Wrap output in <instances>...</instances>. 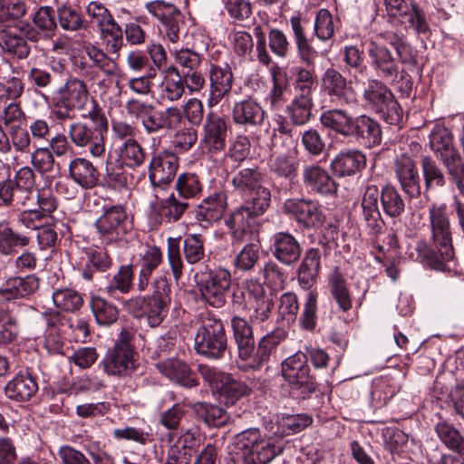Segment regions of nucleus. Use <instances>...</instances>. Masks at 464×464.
Here are the masks:
<instances>
[{
	"mask_svg": "<svg viewBox=\"0 0 464 464\" xmlns=\"http://www.w3.org/2000/svg\"><path fill=\"white\" fill-rule=\"evenodd\" d=\"M32 21L33 24L19 22L0 29V47L4 53L20 60L26 59L31 53L28 42L37 43L42 35L50 37L57 27L54 11L50 6L40 7Z\"/></svg>",
	"mask_w": 464,
	"mask_h": 464,
	"instance_id": "f257e3e1",
	"label": "nucleus"
},
{
	"mask_svg": "<svg viewBox=\"0 0 464 464\" xmlns=\"http://www.w3.org/2000/svg\"><path fill=\"white\" fill-rule=\"evenodd\" d=\"M432 239L437 247L434 251L426 242H418L410 258L439 271L450 269L448 263L454 258V248L450 230V222L443 208H432L430 210Z\"/></svg>",
	"mask_w": 464,
	"mask_h": 464,
	"instance_id": "f03ea898",
	"label": "nucleus"
},
{
	"mask_svg": "<svg viewBox=\"0 0 464 464\" xmlns=\"http://www.w3.org/2000/svg\"><path fill=\"white\" fill-rule=\"evenodd\" d=\"M320 121L324 128L335 134L367 147L381 143L382 130L379 123L366 115L353 116L347 111L333 109L323 112Z\"/></svg>",
	"mask_w": 464,
	"mask_h": 464,
	"instance_id": "7ed1b4c3",
	"label": "nucleus"
},
{
	"mask_svg": "<svg viewBox=\"0 0 464 464\" xmlns=\"http://www.w3.org/2000/svg\"><path fill=\"white\" fill-rule=\"evenodd\" d=\"M89 99L86 82L66 72V76L60 80L52 94L53 113L58 121L72 119L75 111L85 109Z\"/></svg>",
	"mask_w": 464,
	"mask_h": 464,
	"instance_id": "20e7f679",
	"label": "nucleus"
},
{
	"mask_svg": "<svg viewBox=\"0 0 464 464\" xmlns=\"http://www.w3.org/2000/svg\"><path fill=\"white\" fill-rule=\"evenodd\" d=\"M379 198L385 213L390 217H397L404 210V201L393 187L386 186L380 195L375 185L367 186L362 197V208L364 219L374 233H379L382 227L378 207Z\"/></svg>",
	"mask_w": 464,
	"mask_h": 464,
	"instance_id": "39448f33",
	"label": "nucleus"
},
{
	"mask_svg": "<svg viewBox=\"0 0 464 464\" xmlns=\"http://www.w3.org/2000/svg\"><path fill=\"white\" fill-rule=\"evenodd\" d=\"M227 349V336L221 319L203 315L194 337L195 352L208 359L218 360L224 357Z\"/></svg>",
	"mask_w": 464,
	"mask_h": 464,
	"instance_id": "423d86ee",
	"label": "nucleus"
},
{
	"mask_svg": "<svg viewBox=\"0 0 464 464\" xmlns=\"http://www.w3.org/2000/svg\"><path fill=\"white\" fill-rule=\"evenodd\" d=\"M195 279L202 298L211 306L222 307L231 287V274L225 268L204 269L196 273Z\"/></svg>",
	"mask_w": 464,
	"mask_h": 464,
	"instance_id": "0eeeda50",
	"label": "nucleus"
},
{
	"mask_svg": "<svg viewBox=\"0 0 464 464\" xmlns=\"http://www.w3.org/2000/svg\"><path fill=\"white\" fill-rule=\"evenodd\" d=\"M231 182L236 191L249 197L241 207L254 209L257 204L261 205V200L265 201L264 210L269 207L271 194L263 186V174L257 167L239 169L233 174Z\"/></svg>",
	"mask_w": 464,
	"mask_h": 464,
	"instance_id": "6e6552de",
	"label": "nucleus"
},
{
	"mask_svg": "<svg viewBox=\"0 0 464 464\" xmlns=\"http://www.w3.org/2000/svg\"><path fill=\"white\" fill-rule=\"evenodd\" d=\"M132 334L127 328L121 331L119 339L102 361L103 371L112 376H125L135 369L134 349L130 343Z\"/></svg>",
	"mask_w": 464,
	"mask_h": 464,
	"instance_id": "1a4fd4ad",
	"label": "nucleus"
},
{
	"mask_svg": "<svg viewBox=\"0 0 464 464\" xmlns=\"http://www.w3.org/2000/svg\"><path fill=\"white\" fill-rule=\"evenodd\" d=\"M282 374L292 391L296 392L303 399L316 390V382L310 374L307 356L302 352H297L283 362Z\"/></svg>",
	"mask_w": 464,
	"mask_h": 464,
	"instance_id": "9d476101",
	"label": "nucleus"
},
{
	"mask_svg": "<svg viewBox=\"0 0 464 464\" xmlns=\"http://www.w3.org/2000/svg\"><path fill=\"white\" fill-rule=\"evenodd\" d=\"M257 204V208H249L240 207L225 219V224L230 231L232 246H239L242 244L254 243L252 241L254 232L251 229V222L258 216L262 215L264 210V202Z\"/></svg>",
	"mask_w": 464,
	"mask_h": 464,
	"instance_id": "9b49d317",
	"label": "nucleus"
},
{
	"mask_svg": "<svg viewBox=\"0 0 464 464\" xmlns=\"http://www.w3.org/2000/svg\"><path fill=\"white\" fill-rule=\"evenodd\" d=\"M169 303L160 298L137 296L124 301L123 307L134 317L145 318L150 327H157L167 316Z\"/></svg>",
	"mask_w": 464,
	"mask_h": 464,
	"instance_id": "f8f14e48",
	"label": "nucleus"
},
{
	"mask_svg": "<svg viewBox=\"0 0 464 464\" xmlns=\"http://www.w3.org/2000/svg\"><path fill=\"white\" fill-rule=\"evenodd\" d=\"M283 210L305 229L319 227L324 220L320 204L312 199L288 198L283 205Z\"/></svg>",
	"mask_w": 464,
	"mask_h": 464,
	"instance_id": "ddd939ff",
	"label": "nucleus"
},
{
	"mask_svg": "<svg viewBox=\"0 0 464 464\" xmlns=\"http://www.w3.org/2000/svg\"><path fill=\"white\" fill-rule=\"evenodd\" d=\"M146 10L161 23V31L171 43L179 40L182 16L180 11L173 5L163 0H155L146 4Z\"/></svg>",
	"mask_w": 464,
	"mask_h": 464,
	"instance_id": "4468645a",
	"label": "nucleus"
},
{
	"mask_svg": "<svg viewBox=\"0 0 464 464\" xmlns=\"http://www.w3.org/2000/svg\"><path fill=\"white\" fill-rule=\"evenodd\" d=\"M95 227L101 237L110 241L121 238L130 228L125 208L120 205L106 208L96 220Z\"/></svg>",
	"mask_w": 464,
	"mask_h": 464,
	"instance_id": "2eb2a0df",
	"label": "nucleus"
},
{
	"mask_svg": "<svg viewBox=\"0 0 464 464\" xmlns=\"http://www.w3.org/2000/svg\"><path fill=\"white\" fill-rule=\"evenodd\" d=\"M68 135L71 141L80 148L89 146L92 157H101L105 152L104 133L87 122L76 121L70 125Z\"/></svg>",
	"mask_w": 464,
	"mask_h": 464,
	"instance_id": "dca6fc26",
	"label": "nucleus"
},
{
	"mask_svg": "<svg viewBox=\"0 0 464 464\" xmlns=\"http://www.w3.org/2000/svg\"><path fill=\"white\" fill-rule=\"evenodd\" d=\"M179 168L178 157L169 151L154 154L149 166V179L153 187L169 184L175 178Z\"/></svg>",
	"mask_w": 464,
	"mask_h": 464,
	"instance_id": "f3484780",
	"label": "nucleus"
},
{
	"mask_svg": "<svg viewBox=\"0 0 464 464\" xmlns=\"http://www.w3.org/2000/svg\"><path fill=\"white\" fill-rule=\"evenodd\" d=\"M227 123L224 117L215 113L207 114L203 125L202 143L212 153L220 152L226 148Z\"/></svg>",
	"mask_w": 464,
	"mask_h": 464,
	"instance_id": "a211bd4d",
	"label": "nucleus"
},
{
	"mask_svg": "<svg viewBox=\"0 0 464 464\" xmlns=\"http://www.w3.org/2000/svg\"><path fill=\"white\" fill-rule=\"evenodd\" d=\"M199 443L198 430H182L178 440L169 447L165 464H188Z\"/></svg>",
	"mask_w": 464,
	"mask_h": 464,
	"instance_id": "6ab92c4d",
	"label": "nucleus"
},
{
	"mask_svg": "<svg viewBox=\"0 0 464 464\" xmlns=\"http://www.w3.org/2000/svg\"><path fill=\"white\" fill-rule=\"evenodd\" d=\"M210 95L208 101L209 107H213L227 96L233 85V72L228 64L223 66L211 63L209 67Z\"/></svg>",
	"mask_w": 464,
	"mask_h": 464,
	"instance_id": "aec40b11",
	"label": "nucleus"
},
{
	"mask_svg": "<svg viewBox=\"0 0 464 464\" xmlns=\"http://www.w3.org/2000/svg\"><path fill=\"white\" fill-rule=\"evenodd\" d=\"M39 278L34 275L11 276L0 287V301H13L33 295L39 288Z\"/></svg>",
	"mask_w": 464,
	"mask_h": 464,
	"instance_id": "412c9836",
	"label": "nucleus"
},
{
	"mask_svg": "<svg viewBox=\"0 0 464 464\" xmlns=\"http://www.w3.org/2000/svg\"><path fill=\"white\" fill-rule=\"evenodd\" d=\"M302 253L297 239L288 232H278L273 236L272 254L282 264H295Z\"/></svg>",
	"mask_w": 464,
	"mask_h": 464,
	"instance_id": "4be33fe9",
	"label": "nucleus"
},
{
	"mask_svg": "<svg viewBox=\"0 0 464 464\" xmlns=\"http://www.w3.org/2000/svg\"><path fill=\"white\" fill-rule=\"evenodd\" d=\"M181 111L177 107H169L165 111H156L152 105L147 116L142 121V126L148 133H156L160 130H171L180 123Z\"/></svg>",
	"mask_w": 464,
	"mask_h": 464,
	"instance_id": "5701e85b",
	"label": "nucleus"
},
{
	"mask_svg": "<svg viewBox=\"0 0 464 464\" xmlns=\"http://www.w3.org/2000/svg\"><path fill=\"white\" fill-rule=\"evenodd\" d=\"M227 208V196L223 190L215 191L198 206L195 218L208 224L219 221Z\"/></svg>",
	"mask_w": 464,
	"mask_h": 464,
	"instance_id": "b1692460",
	"label": "nucleus"
},
{
	"mask_svg": "<svg viewBox=\"0 0 464 464\" xmlns=\"http://www.w3.org/2000/svg\"><path fill=\"white\" fill-rule=\"evenodd\" d=\"M430 146L446 169L461 159L454 149L451 136L446 129L437 128L430 133Z\"/></svg>",
	"mask_w": 464,
	"mask_h": 464,
	"instance_id": "393cba45",
	"label": "nucleus"
},
{
	"mask_svg": "<svg viewBox=\"0 0 464 464\" xmlns=\"http://www.w3.org/2000/svg\"><path fill=\"white\" fill-rule=\"evenodd\" d=\"M303 181L313 191L322 195H331L337 191V184L327 170L318 165L305 166Z\"/></svg>",
	"mask_w": 464,
	"mask_h": 464,
	"instance_id": "a878e982",
	"label": "nucleus"
},
{
	"mask_svg": "<svg viewBox=\"0 0 464 464\" xmlns=\"http://www.w3.org/2000/svg\"><path fill=\"white\" fill-rule=\"evenodd\" d=\"M156 368L169 380L184 386L192 388L198 385L197 378L184 362L178 359H167L159 362Z\"/></svg>",
	"mask_w": 464,
	"mask_h": 464,
	"instance_id": "bb28decb",
	"label": "nucleus"
},
{
	"mask_svg": "<svg viewBox=\"0 0 464 464\" xmlns=\"http://www.w3.org/2000/svg\"><path fill=\"white\" fill-rule=\"evenodd\" d=\"M232 118L237 125L254 127L263 123L265 111L255 100L248 98L234 104Z\"/></svg>",
	"mask_w": 464,
	"mask_h": 464,
	"instance_id": "cd10ccee",
	"label": "nucleus"
},
{
	"mask_svg": "<svg viewBox=\"0 0 464 464\" xmlns=\"http://www.w3.org/2000/svg\"><path fill=\"white\" fill-rule=\"evenodd\" d=\"M161 75L162 80L159 85L160 98L168 102L179 101L185 94L186 89L179 69L170 64L162 70Z\"/></svg>",
	"mask_w": 464,
	"mask_h": 464,
	"instance_id": "c85d7f7f",
	"label": "nucleus"
},
{
	"mask_svg": "<svg viewBox=\"0 0 464 464\" xmlns=\"http://www.w3.org/2000/svg\"><path fill=\"white\" fill-rule=\"evenodd\" d=\"M366 163L365 156L357 150H347L338 153L331 162L334 173L339 177L352 176L361 171Z\"/></svg>",
	"mask_w": 464,
	"mask_h": 464,
	"instance_id": "c756f323",
	"label": "nucleus"
},
{
	"mask_svg": "<svg viewBox=\"0 0 464 464\" xmlns=\"http://www.w3.org/2000/svg\"><path fill=\"white\" fill-rule=\"evenodd\" d=\"M38 391L35 379L30 374H17L5 386V396L15 401H28Z\"/></svg>",
	"mask_w": 464,
	"mask_h": 464,
	"instance_id": "7c9ffc66",
	"label": "nucleus"
},
{
	"mask_svg": "<svg viewBox=\"0 0 464 464\" xmlns=\"http://www.w3.org/2000/svg\"><path fill=\"white\" fill-rule=\"evenodd\" d=\"M30 242V237L15 231L9 222L0 221L1 256H14L17 253V248L26 247Z\"/></svg>",
	"mask_w": 464,
	"mask_h": 464,
	"instance_id": "2f4dec72",
	"label": "nucleus"
},
{
	"mask_svg": "<svg viewBox=\"0 0 464 464\" xmlns=\"http://www.w3.org/2000/svg\"><path fill=\"white\" fill-rule=\"evenodd\" d=\"M86 263L82 268V276L91 281L95 273H104L112 266V259L107 249L99 246H92L85 250Z\"/></svg>",
	"mask_w": 464,
	"mask_h": 464,
	"instance_id": "473e14b6",
	"label": "nucleus"
},
{
	"mask_svg": "<svg viewBox=\"0 0 464 464\" xmlns=\"http://www.w3.org/2000/svg\"><path fill=\"white\" fill-rule=\"evenodd\" d=\"M0 199L3 205L14 208H31L34 200V192L13 184L7 179L0 186Z\"/></svg>",
	"mask_w": 464,
	"mask_h": 464,
	"instance_id": "72a5a7b5",
	"label": "nucleus"
},
{
	"mask_svg": "<svg viewBox=\"0 0 464 464\" xmlns=\"http://www.w3.org/2000/svg\"><path fill=\"white\" fill-rule=\"evenodd\" d=\"M69 174L83 188H94L99 180V171L84 158H75L69 164Z\"/></svg>",
	"mask_w": 464,
	"mask_h": 464,
	"instance_id": "f704fd0d",
	"label": "nucleus"
},
{
	"mask_svg": "<svg viewBox=\"0 0 464 464\" xmlns=\"http://www.w3.org/2000/svg\"><path fill=\"white\" fill-rule=\"evenodd\" d=\"M324 92L333 102L346 104L349 103L352 95L351 89L347 86L345 78L336 70L328 69L324 77Z\"/></svg>",
	"mask_w": 464,
	"mask_h": 464,
	"instance_id": "c9c22d12",
	"label": "nucleus"
},
{
	"mask_svg": "<svg viewBox=\"0 0 464 464\" xmlns=\"http://www.w3.org/2000/svg\"><path fill=\"white\" fill-rule=\"evenodd\" d=\"M66 76V70L63 64L57 67L40 68L34 66L28 72L29 81L38 88L56 87L60 80Z\"/></svg>",
	"mask_w": 464,
	"mask_h": 464,
	"instance_id": "e433bc0d",
	"label": "nucleus"
},
{
	"mask_svg": "<svg viewBox=\"0 0 464 464\" xmlns=\"http://www.w3.org/2000/svg\"><path fill=\"white\" fill-rule=\"evenodd\" d=\"M321 254L318 248H310L298 268V281L304 287H310L319 274Z\"/></svg>",
	"mask_w": 464,
	"mask_h": 464,
	"instance_id": "4c0bfd02",
	"label": "nucleus"
},
{
	"mask_svg": "<svg viewBox=\"0 0 464 464\" xmlns=\"http://www.w3.org/2000/svg\"><path fill=\"white\" fill-rule=\"evenodd\" d=\"M273 88L269 93V102L273 109H280L288 100L289 87L286 72L276 65L271 69Z\"/></svg>",
	"mask_w": 464,
	"mask_h": 464,
	"instance_id": "58836bf2",
	"label": "nucleus"
},
{
	"mask_svg": "<svg viewBox=\"0 0 464 464\" xmlns=\"http://www.w3.org/2000/svg\"><path fill=\"white\" fill-rule=\"evenodd\" d=\"M283 449L269 440L262 439L253 449L243 453L245 464H268Z\"/></svg>",
	"mask_w": 464,
	"mask_h": 464,
	"instance_id": "ea45409f",
	"label": "nucleus"
},
{
	"mask_svg": "<svg viewBox=\"0 0 464 464\" xmlns=\"http://www.w3.org/2000/svg\"><path fill=\"white\" fill-rule=\"evenodd\" d=\"M189 207L188 201L177 198L171 194L169 198L160 200L156 211L160 217H157L160 222L174 223L179 220L182 215Z\"/></svg>",
	"mask_w": 464,
	"mask_h": 464,
	"instance_id": "a19ab883",
	"label": "nucleus"
},
{
	"mask_svg": "<svg viewBox=\"0 0 464 464\" xmlns=\"http://www.w3.org/2000/svg\"><path fill=\"white\" fill-rule=\"evenodd\" d=\"M290 24L301 60L307 64L313 63L316 56V51L306 37L305 29L301 18L299 16H293L290 19Z\"/></svg>",
	"mask_w": 464,
	"mask_h": 464,
	"instance_id": "79ce46f5",
	"label": "nucleus"
},
{
	"mask_svg": "<svg viewBox=\"0 0 464 464\" xmlns=\"http://www.w3.org/2000/svg\"><path fill=\"white\" fill-rule=\"evenodd\" d=\"M434 429L440 441L449 450L464 458V437L458 429L446 421L438 422Z\"/></svg>",
	"mask_w": 464,
	"mask_h": 464,
	"instance_id": "37998d69",
	"label": "nucleus"
},
{
	"mask_svg": "<svg viewBox=\"0 0 464 464\" xmlns=\"http://www.w3.org/2000/svg\"><path fill=\"white\" fill-rule=\"evenodd\" d=\"M193 410L198 418L208 426L219 428L225 426L230 420L229 414L221 407L206 402H197Z\"/></svg>",
	"mask_w": 464,
	"mask_h": 464,
	"instance_id": "c03bdc74",
	"label": "nucleus"
},
{
	"mask_svg": "<svg viewBox=\"0 0 464 464\" xmlns=\"http://www.w3.org/2000/svg\"><path fill=\"white\" fill-rule=\"evenodd\" d=\"M392 93L390 90L380 81L369 80L363 89L364 100L368 102L369 106L376 112L382 111L384 103L391 99Z\"/></svg>",
	"mask_w": 464,
	"mask_h": 464,
	"instance_id": "a18cd8bd",
	"label": "nucleus"
},
{
	"mask_svg": "<svg viewBox=\"0 0 464 464\" xmlns=\"http://www.w3.org/2000/svg\"><path fill=\"white\" fill-rule=\"evenodd\" d=\"M83 51L92 63V68L96 67L106 76L116 75L119 66L118 63L111 58L103 50L92 44H87L83 46Z\"/></svg>",
	"mask_w": 464,
	"mask_h": 464,
	"instance_id": "49530a36",
	"label": "nucleus"
},
{
	"mask_svg": "<svg viewBox=\"0 0 464 464\" xmlns=\"http://www.w3.org/2000/svg\"><path fill=\"white\" fill-rule=\"evenodd\" d=\"M92 312L100 325H111L119 316V310L113 304L101 296H92L90 301Z\"/></svg>",
	"mask_w": 464,
	"mask_h": 464,
	"instance_id": "de8ad7c7",
	"label": "nucleus"
},
{
	"mask_svg": "<svg viewBox=\"0 0 464 464\" xmlns=\"http://www.w3.org/2000/svg\"><path fill=\"white\" fill-rule=\"evenodd\" d=\"M279 342L280 338L274 333L265 335L258 342L254 356L249 360L247 366L254 370L260 369L265 362H268Z\"/></svg>",
	"mask_w": 464,
	"mask_h": 464,
	"instance_id": "09e8293b",
	"label": "nucleus"
},
{
	"mask_svg": "<svg viewBox=\"0 0 464 464\" xmlns=\"http://www.w3.org/2000/svg\"><path fill=\"white\" fill-rule=\"evenodd\" d=\"M369 56L372 60V64L376 69L382 71L384 75L392 76L397 72L395 59L386 47L371 44Z\"/></svg>",
	"mask_w": 464,
	"mask_h": 464,
	"instance_id": "8fccbe9b",
	"label": "nucleus"
},
{
	"mask_svg": "<svg viewBox=\"0 0 464 464\" xmlns=\"http://www.w3.org/2000/svg\"><path fill=\"white\" fill-rule=\"evenodd\" d=\"M52 298L55 307L63 312H77L83 304L82 295L72 288L56 289Z\"/></svg>",
	"mask_w": 464,
	"mask_h": 464,
	"instance_id": "3c124183",
	"label": "nucleus"
},
{
	"mask_svg": "<svg viewBox=\"0 0 464 464\" xmlns=\"http://www.w3.org/2000/svg\"><path fill=\"white\" fill-rule=\"evenodd\" d=\"M183 256L189 265L200 263L205 258V238L201 234H188L183 240Z\"/></svg>",
	"mask_w": 464,
	"mask_h": 464,
	"instance_id": "603ef678",
	"label": "nucleus"
},
{
	"mask_svg": "<svg viewBox=\"0 0 464 464\" xmlns=\"http://www.w3.org/2000/svg\"><path fill=\"white\" fill-rule=\"evenodd\" d=\"M29 7L24 0H0V29L23 18Z\"/></svg>",
	"mask_w": 464,
	"mask_h": 464,
	"instance_id": "864d4df0",
	"label": "nucleus"
},
{
	"mask_svg": "<svg viewBox=\"0 0 464 464\" xmlns=\"http://www.w3.org/2000/svg\"><path fill=\"white\" fill-rule=\"evenodd\" d=\"M260 258V246L257 243H247L236 255L233 266L242 272L252 271Z\"/></svg>",
	"mask_w": 464,
	"mask_h": 464,
	"instance_id": "5fc2aeb1",
	"label": "nucleus"
},
{
	"mask_svg": "<svg viewBox=\"0 0 464 464\" xmlns=\"http://www.w3.org/2000/svg\"><path fill=\"white\" fill-rule=\"evenodd\" d=\"M145 152L140 144L134 139H127L120 149V160L126 166L136 168L145 160Z\"/></svg>",
	"mask_w": 464,
	"mask_h": 464,
	"instance_id": "6e6d98bb",
	"label": "nucleus"
},
{
	"mask_svg": "<svg viewBox=\"0 0 464 464\" xmlns=\"http://www.w3.org/2000/svg\"><path fill=\"white\" fill-rule=\"evenodd\" d=\"M176 189L179 196L187 201V199L196 198L201 193L202 185L196 174L183 173L178 178Z\"/></svg>",
	"mask_w": 464,
	"mask_h": 464,
	"instance_id": "4d7b16f0",
	"label": "nucleus"
},
{
	"mask_svg": "<svg viewBox=\"0 0 464 464\" xmlns=\"http://www.w3.org/2000/svg\"><path fill=\"white\" fill-rule=\"evenodd\" d=\"M313 99H303L295 97L290 105L287 106L288 116L295 125L306 123L311 117Z\"/></svg>",
	"mask_w": 464,
	"mask_h": 464,
	"instance_id": "13d9d810",
	"label": "nucleus"
},
{
	"mask_svg": "<svg viewBox=\"0 0 464 464\" xmlns=\"http://www.w3.org/2000/svg\"><path fill=\"white\" fill-rule=\"evenodd\" d=\"M317 320V294L314 291L307 293L301 311L299 324L302 329L313 331Z\"/></svg>",
	"mask_w": 464,
	"mask_h": 464,
	"instance_id": "bf43d9fd",
	"label": "nucleus"
},
{
	"mask_svg": "<svg viewBox=\"0 0 464 464\" xmlns=\"http://www.w3.org/2000/svg\"><path fill=\"white\" fill-rule=\"evenodd\" d=\"M133 270L132 266H121L118 272L110 280L106 289L107 292L112 295L115 291L121 294H127L132 287Z\"/></svg>",
	"mask_w": 464,
	"mask_h": 464,
	"instance_id": "052dcab7",
	"label": "nucleus"
},
{
	"mask_svg": "<svg viewBox=\"0 0 464 464\" xmlns=\"http://www.w3.org/2000/svg\"><path fill=\"white\" fill-rule=\"evenodd\" d=\"M122 161L120 159L109 155L106 160L104 180L109 187L121 188L127 183V178L123 173Z\"/></svg>",
	"mask_w": 464,
	"mask_h": 464,
	"instance_id": "680f3d73",
	"label": "nucleus"
},
{
	"mask_svg": "<svg viewBox=\"0 0 464 464\" xmlns=\"http://www.w3.org/2000/svg\"><path fill=\"white\" fill-rule=\"evenodd\" d=\"M299 310L297 295L292 292L283 294L279 299L278 316L288 324L295 323Z\"/></svg>",
	"mask_w": 464,
	"mask_h": 464,
	"instance_id": "e2e57ef3",
	"label": "nucleus"
},
{
	"mask_svg": "<svg viewBox=\"0 0 464 464\" xmlns=\"http://www.w3.org/2000/svg\"><path fill=\"white\" fill-rule=\"evenodd\" d=\"M220 392L227 399V403L233 404L240 398L248 395L251 392V389L245 382L234 380L229 375H227L220 385Z\"/></svg>",
	"mask_w": 464,
	"mask_h": 464,
	"instance_id": "0e129e2a",
	"label": "nucleus"
},
{
	"mask_svg": "<svg viewBox=\"0 0 464 464\" xmlns=\"http://www.w3.org/2000/svg\"><path fill=\"white\" fill-rule=\"evenodd\" d=\"M264 283L273 289H283L285 287L287 274L276 262L268 261L262 269Z\"/></svg>",
	"mask_w": 464,
	"mask_h": 464,
	"instance_id": "69168bd1",
	"label": "nucleus"
},
{
	"mask_svg": "<svg viewBox=\"0 0 464 464\" xmlns=\"http://www.w3.org/2000/svg\"><path fill=\"white\" fill-rule=\"evenodd\" d=\"M331 294L343 312L352 308V300L344 279L339 276H334L330 280Z\"/></svg>",
	"mask_w": 464,
	"mask_h": 464,
	"instance_id": "338daca9",
	"label": "nucleus"
},
{
	"mask_svg": "<svg viewBox=\"0 0 464 464\" xmlns=\"http://www.w3.org/2000/svg\"><path fill=\"white\" fill-rule=\"evenodd\" d=\"M101 34L107 41V45L111 53H118L123 46V30L121 26L111 18L104 27L100 29Z\"/></svg>",
	"mask_w": 464,
	"mask_h": 464,
	"instance_id": "774afa93",
	"label": "nucleus"
}]
</instances>
